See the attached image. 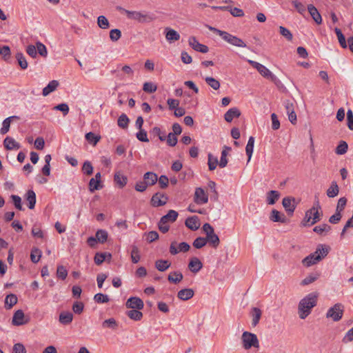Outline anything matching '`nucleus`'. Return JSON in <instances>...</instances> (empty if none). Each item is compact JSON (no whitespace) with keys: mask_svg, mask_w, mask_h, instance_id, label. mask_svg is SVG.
Here are the masks:
<instances>
[{"mask_svg":"<svg viewBox=\"0 0 353 353\" xmlns=\"http://www.w3.org/2000/svg\"><path fill=\"white\" fill-rule=\"evenodd\" d=\"M331 230V227L326 224L323 223L322 225H316L314 228L313 231L319 234H323V233H327Z\"/></svg>","mask_w":353,"mask_h":353,"instance_id":"obj_48","label":"nucleus"},{"mask_svg":"<svg viewBox=\"0 0 353 353\" xmlns=\"http://www.w3.org/2000/svg\"><path fill=\"white\" fill-rule=\"evenodd\" d=\"M279 32L280 34L284 37L288 41H292L293 39V35L291 32L286 28L283 26L279 27Z\"/></svg>","mask_w":353,"mask_h":353,"instance_id":"obj_60","label":"nucleus"},{"mask_svg":"<svg viewBox=\"0 0 353 353\" xmlns=\"http://www.w3.org/2000/svg\"><path fill=\"white\" fill-rule=\"evenodd\" d=\"M185 226L192 231L197 230L200 225V220L197 216H190L185 221Z\"/></svg>","mask_w":353,"mask_h":353,"instance_id":"obj_15","label":"nucleus"},{"mask_svg":"<svg viewBox=\"0 0 353 353\" xmlns=\"http://www.w3.org/2000/svg\"><path fill=\"white\" fill-rule=\"evenodd\" d=\"M194 201L197 205H203L208 202V195L202 188L195 189Z\"/></svg>","mask_w":353,"mask_h":353,"instance_id":"obj_8","label":"nucleus"},{"mask_svg":"<svg viewBox=\"0 0 353 353\" xmlns=\"http://www.w3.org/2000/svg\"><path fill=\"white\" fill-rule=\"evenodd\" d=\"M241 115V112L237 108L229 109L224 114V119L227 122H232L234 118H238Z\"/></svg>","mask_w":353,"mask_h":353,"instance_id":"obj_23","label":"nucleus"},{"mask_svg":"<svg viewBox=\"0 0 353 353\" xmlns=\"http://www.w3.org/2000/svg\"><path fill=\"white\" fill-rule=\"evenodd\" d=\"M334 32H335V33H336V34L337 36V38H338V40H339V42L340 45H341V46L343 48H346L347 45V43H346V40H345V36L342 33L341 30L339 28H335Z\"/></svg>","mask_w":353,"mask_h":353,"instance_id":"obj_50","label":"nucleus"},{"mask_svg":"<svg viewBox=\"0 0 353 353\" xmlns=\"http://www.w3.org/2000/svg\"><path fill=\"white\" fill-rule=\"evenodd\" d=\"M312 208H314V210L313 212H312V220L311 223H309L310 225H314L316 223H317L318 221H319L320 219H321V216L323 215L322 212L320 211L321 206L319 205V201H317L316 202V203L314 204V205Z\"/></svg>","mask_w":353,"mask_h":353,"instance_id":"obj_18","label":"nucleus"},{"mask_svg":"<svg viewBox=\"0 0 353 353\" xmlns=\"http://www.w3.org/2000/svg\"><path fill=\"white\" fill-rule=\"evenodd\" d=\"M279 197L280 194L278 191L270 190L267 194V202L269 205H274Z\"/></svg>","mask_w":353,"mask_h":353,"instance_id":"obj_37","label":"nucleus"},{"mask_svg":"<svg viewBox=\"0 0 353 353\" xmlns=\"http://www.w3.org/2000/svg\"><path fill=\"white\" fill-rule=\"evenodd\" d=\"M85 139L93 145H97V143L101 139L100 135H97L94 133L90 132L85 134Z\"/></svg>","mask_w":353,"mask_h":353,"instance_id":"obj_45","label":"nucleus"},{"mask_svg":"<svg viewBox=\"0 0 353 353\" xmlns=\"http://www.w3.org/2000/svg\"><path fill=\"white\" fill-rule=\"evenodd\" d=\"M125 306L127 308L141 310L144 307V303L140 298L132 296L127 300Z\"/></svg>","mask_w":353,"mask_h":353,"instance_id":"obj_12","label":"nucleus"},{"mask_svg":"<svg viewBox=\"0 0 353 353\" xmlns=\"http://www.w3.org/2000/svg\"><path fill=\"white\" fill-rule=\"evenodd\" d=\"M207 243V240L204 237H197L193 242V246L196 249L204 247Z\"/></svg>","mask_w":353,"mask_h":353,"instance_id":"obj_62","label":"nucleus"},{"mask_svg":"<svg viewBox=\"0 0 353 353\" xmlns=\"http://www.w3.org/2000/svg\"><path fill=\"white\" fill-rule=\"evenodd\" d=\"M157 90V86L152 82H145L143 86V90L148 93H153Z\"/></svg>","mask_w":353,"mask_h":353,"instance_id":"obj_57","label":"nucleus"},{"mask_svg":"<svg viewBox=\"0 0 353 353\" xmlns=\"http://www.w3.org/2000/svg\"><path fill=\"white\" fill-rule=\"evenodd\" d=\"M16 59L21 69L25 70L28 68V64L27 60L21 52H18L16 54Z\"/></svg>","mask_w":353,"mask_h":353,"instance_id":"obj_51","label":"nucleus"},{"mask_svg":"<svg viewBox=\"0 0 353 353\" xmlns=\"http://www.w3.org/2000/svg\"><path fill=\"white\" fill-rule=\"evenodd\" d=\"M183 276L181 272L176 271L170 272L168 276V280L173 283H178L183 280Z\"/></svg>","mask_w":353,"mask_h":353,"instance_id":"obj_39","label":"nucleus"},{"mask_svg":"<svg viewBox=\"0 0 353 353\" xmlns=\"http://www.w3.org/2000/svg\"><path fill=\"white\" fill-rule=\"evenodd\" d=\"M208 166L210 170H214L217 166L219 163L218 159L216 157H214L212 154H208Z\"/></svg>","mask_w":353,"mask_h":353,"instance_id":"obj_56","label":"nucleus"},{"mask_svg":"<svg viewBox=\"0 0 353 353\" xmlns=\"http://www.w3.org/2000/svg\"><path fill=\"white\" fill-rule=\"evenodd\" d=\"M36 48L37 52L42 57H47L48 51L46 46L42 43L38 41L36 43Z\"/></svg>","mask_w":353,"mask_h":353,"instance_id":"obj_61","label":"nucleus"},{"mask_svg":"<svg viewBox=\"0 0 353 353\" xmlns=\"http://www.w3.org/2000/svg\"><path fill=\"white\" fill-rule=\"evenodd\" d=\"M144 181L147 183L148 185H153L158 181L157 175L152 172H148L143 175Z\"/></svg>","mask_w":353,"mask_h":353,"instance_id":"obj_30","label":"nucleus"},{"mask_svg":"<svg viewBox=\"0 0 353 353\" xmlns=\"http://www.w3.org/2000/svg\"><path fill=\"white\" fill-rule=\"evenodd\" d=\"M29 319L25 320L24 312L21 310H17L12 316V323L14 325L19 326L28 323Z\"/></svg>","mask_w":353,"mask_h":353,"instance_id":"obj_13","label":"nucleus"},{"mask_svg":"<svg viewBox=\"0 0 353 353\" xmlns=\"http://www.w3.org/2000/svg\"><path fill=\"white\" fill-rule=\"evenodd\" d=\"M141 259L139 254V249L135 245H132L131 250V259L133 263H137Z\"/></svg>","mask_w":353,"mask_h":353,"instance_id":"obj_43","label":"nucleus"},{"mask_svg":"<svg viewBox=\"0 0 353 353\" xmlns=\"http://www.w3.org/2000/svg\"><path fill=\"white\" fill-rule=\"evenodd\" d=\"M19 119V117L17 116H11V117H9L6 118V119H4L2 123V128L0 130L1 134H6L10 130V123H11L12 120Z\"/></svg>","mask_w":353,"mask_h":353,"instance_id":"obj_29","label":"nucleus"},{"mask_svg":"<svg viewBox=\"0 0 353 353\" xmlns=\"http://www.w3.org/2000/svg\"><path fill=\"white\" fill-rule=\"evenodd\" d=\"M108 236V233L105 230H98L96 232V239L101 243H105Z\"/></svg>","mask_w":353,"mask_h":353,"instance_id":"obj_46","label":"nucleus"},{"mask_svg":"<svg viewBox=\"0 0 353 353\" xmlns=\"http://www.w3.org/2000/svg\"><path fill=\"white\" fill-rule=\"evenodd\" d=\"M190 245L186 242L180 243L177 248V243L176 241H173L171 243L170 246V252L172 255H176L179 252H186L190 250Z\"/></svg>","mask_w":353,"mask_h":353,"instance_id":"obj_9","label":"nucleus"},{"mask_svg":"<svg viewBox=\"0 0 353 353\" xmlns=\"http://www.w3.org/2000/svg\"><path fill=\"white\" fill-rule=\"evenodd\" d=\"M115 183L121 188H123L128 182V178L126 176L123 175L120 173V172H118L115 173L114 177Z\"/></svg>","mask_w":353,"mask_h":353,"instance_id":"obj_34","label":"nucleus"},{"mask_svg":"<svg viewBox=\"0 0 353 353\" xmlns=\"http://www.w3.org/2000/svg\"><path fill=\"white\" fill-rule=\"evenodd\" d=\"M129 122L130 120L128 117L124 113L121 114L117 120L118 125L122 129H126L128 126Z\"/></svg>","mask_w":353,"mask_h":353,"instance_id":"obj_44","label":"nucleus"},{"mask_svg":"<svg viewBox=\"0 0 353 353\" xmlns=\"http://www.w3.org/2000/svg\"><path fill=\"white\" fill-rule=\"evenodd\" d=\"M97 25L101 29H108L110 27V23L108 19L103 15L98 17Z\"/></svg>","mask_w":353,"mask_h":353,"instance_id":"obj_52","label":"nucleus"},{"mask_svg":"<svg viewBox=\"0 0 353 353\" xmlns=\"http://www.w3.org/2000/svg\"><path fill=\"white\" fill-rule=\"evenodd\" d=\"M94 300L95 302H97L98 303H108L110 299L107 294L98 293L94 295Z\"/></svg>","mask_w":353,"mask_h":353,"instance_id":"obj_59","label":"nucleus"},{"mask_svg":"<svg viewBox=\"0 0 353 353\" xmlns=\"http://www.w3.org/2000/svg\"><path fill=\"white\" fill-rule=\"evenodd\" d=\"M202 229L206 234L205 239L207 240V243L208 242L214 248H216L220 243V240L218 235L215 234L212 226L210 223H206L203 224Z\"/></svg>","mask_w":353,"mask_h":353,"instance_id":"obj_3","label":"nucleus"},{"mask_svg":"<svg viewBox=\"0 0 353 353\" xmlns=\"http://www.w3.org/2000/svg\"><path fill=\"white\" fill-rule=\"evenodd\" d=\"M270 219L272 221L274 222H280V223H285L286 222V217L283 214H281L280 212H279L276 210H272Z\"/></svg>","mask_w":353,"mask_h":353,"instance_id":"obj_27","label":"nucleus"},{"mask_svg":"<svg viewBox=\"0 0 353 353\" xmlns=\"http://www.w3.org/2000/svg\"><path fill=\"white\" fill-rule=\"evenodd\" d=\"M307 10L313 20L317 24H321L322 23V17L316 7L312 4H309L307 6Z\"/></svg>","mask_w":353,"mask_h":353,"instance_id":"obj_20","label":"nucleus"},{"mask_svg":"<svg viewBox=\"0 0 353 353\" xmlns=\"http://www.w3.org/2000/svg\"><path fill=\"white\" fill-rule=\"evenodd\" d=\"M121 37V32L119 29H112L110 32V38L111 41H117Z\"/></svg>","mask_w":353,"mask_h":353,"instance_id":"obj_64","label":"nucleus"},{"mask_svg":"<svg viewBox=\"0 0 353 353\" xmlns=\"http://www.w3.org/2000/svg\"><path fill=\"white\" fill-rule=\"evenodd\" d=\"M4 147L8 150H11L13 149H19L21 145L19 143H17L13 138L7 137L3 141Z\"/></svg>","mask_w":353,"mask_h":353,"instance_id":"obj_24","label":"nucleus"},{"mask_svg":"<svg viewBox=\"0 0 353 353\" xmlns=\"http://www.w3.org/2000/svg\"><path fill=\"white\" fill-rule=\"evenodd\" d=\"M314 210V208H310V210L306 211L305 216L302 221V225L303 226H311L312 225H310L309 223H310L312 220L311 212H313Z\"/></svg>","mask_w":353,"mask_h":353,"instance_id":"obj_54","label":"nucleus"},{"mask_svg":"<svg viewBox=\"0 0 353 353\" xmlns=\"http://www.w3.org/2000/svg\"><path fill=\"white\" fill-rule=\"evenodd\" d=\"M171 265V263L168 260H157L155 262V268L160 272H164Z\"/></svg>","mask_w":353,"mask_h":353,"instance_id":"obj_36","label":"nucleus"},{"mask_svg":"<svg viewBox=\"0 0 353 353\" xmlns=\"http://www.w3.org/2000/svg\"><path fill=\"white\" fill-rule=\"evenodd\" d=\"M125 12L129 19L137 20L139 23H150L155 19L152 14L143 13L138 11H130L125 10Z\"/></svg>","mask_w":353,"mask_h":353,"instance_id":"obj_5","label":"nucleus"},{"mask_svg":"<svg viewBox=\"0 0 353 353\" xmlns=\"http://www.w3.org/2000/svg\"><path fill=\"white\" fill-rule=\"evenodd\" d=\"M343 313V306L341 303H336L333 307H330L327 313L326 317L332 319L334 321H339L341 319Z\"/></svg>","mask_w":353,"mask_h":353,"instance_id":"obj_7","label":"nucleus"},{"mask_svg":"<svg viewBox=\"0 0 353 353\" xmlns=\"http://www.w3.org/2000/svg\"><path fill=\"white\" fill-rule=\"evenodd\" d=\"M261 311L258 307H253L252 308V324L253 326H256L261 319Z\"/></svg>","mask_w":353,"mask_h":353,"instance_id":"obj_47","label":"nucleus"},{"mask_svg":"<svg viewBox=\"0 0 353 353\" xmlns=\"http://www.w3.org/2000/svg\"><path fill=\"white\" fill-rule=\"evenodd\" d=\"M248 62L252 67H254L255 69H256L257 71L263 77H265V78H266L268 79H270V80H271L273 82H275L277 80L276 77L274 74H272V72L268 68H267L265 65H262V64H261V63H258L256 61L250 60V59H248Z\"/></svg>","mask_w":353,"mask_h":353,"instance_id":"obj_6","label":"nucleus"},{"mask_svg":"<svg viewBox=\"0 0 353 353\" xmlns=\"http://www.w3.org/2000/svg\"><path fill=\"white\" fill-rule=\"evenodd\" d=\"M73 314L68 311H63L59 314V321L61 324L67 325L72 323Z\"/></svg>","mask_w":353,"mask_h":353,"instance_id":"obj_19","label":"nucleus"},{"mask_svg":"<svg viewBox=\"0 0 353 353\" xmlns=\"http://www.w3.org/2000/svg\"><path fill=\"white\" fill-rule=\"evenodd\" d=\"M112 258V255L110 253L108 252H97L96 253L94 261V263L99 265L103 263V262L107 259L110 260Z\"/></svg>","mask_w":353,"mask_h":353,"instance_id":"obj_28","label":"nucleus"},{"mask_svg":"<svg viewBox=\"0 0 353 353\" xmlns=\"http://www.w3.org/2000/svg\"><path fill=\"white\" fill-rule=\"evenodd\" d=\"M26 199L28 202V208L31 210L33 209L36 203L35 192L32 190H28L26 194Z\"/></svg>","mask_w":353,"mask_h":353,"instance_id":"obj_33","label":"nucleus"},{"mask_svg":"<svg viewBox=\"0 0 353 353\" xmlns=\"http://www.w3.org/2000/svg\"><path fill=\"white\" fill-rule=\"evenodd\" d=\"M41 256V252L39 249L34 248L32 250L31 254H30V259L33 263H38L39 261L40 260Z\"/></svg>","mask_w":353,"mask_h":353,"instance_id":"obj_58","label":"nucleus"},{"mask_svg":"<svg viewBox=\"0 0 353 353\" xmlns=\"http://www.w3.org/2000/svg\"><path fill=\"white\" fill-rule=\"evenodd\" d=\"M194 290L191 288H185L179 290L177 293V297L182 301H188L193 297Z\"/></svg>","mask_w":353,"mask_h":353,"instance_id":"obj_22","label":"nucleus"},{"mask_svg":"<svg viewBox=\"0 0 353 353\" xmlns=\"http://www.w3.org/2000/svg\"><path fill=\"white\" fill-rule=\"evenodd\" d=\"M205 81L206 83L211 87L212 89L216 90L220 88V83L216 79L211 77H206L205 78Z\"/></svg>","mask_w":353,"mask_h":353,"instance_id":"obj_49","label":"nucleus"},{"mask_svg":"<svg viewBox=\"0 0 353 353\" xmlns=\"http://www.w3.org/2000/svg\"><path fill=\"white\" fill-rule=\"evenodd\" d=\"M59 85V82L56 80H52L49 82L48 85L43 89L42 94L44 97L48 96L51 92H54Z\"/></svg>","mask_w":353,"mask_h":353,"instance_id":"obj_32","label":"nucleus"},{"mask_svg":"<svg viewBox=\"0 0 353 353\" xmlns=\"http://www.w3.org/2000/svg\"><path fill=\"white\" fill-rule=\"evenodd\" d=\"M168 201L166 194L161 192L155 193L151 199V205L154 207H160L165 205Z\"/></svg>","mask_w":353,"mask_h":353,"instance_id":"obj_10","label":"nucleus"},{"mask_svg":"<svg viewBox=\"0 0 353 353\" xmlns=\"http://www.w3.org/2000/svg\"><path fill=\"white\" fill-rule=\"evenodd\" d=\"M284 105L288 115L289 121L292 124H294L296 122V114L294 112V103L292 101L287 100L284 101Z\"/></svg>","mask_w":353,"mask_h":353,"instance_id":"obj_14","label":"nucleus"},{"mask_svg":"<svg viewBox=\"0 0 353 353\" xmlns=\"http://www.w3.org/2000/svg\"><path fill=\"white\" fill-rule=\"evenodd\" d=\"M339 188L336 181H332L329 188L327 190V196L330 198H334L338 195Z\"/></svg>","mask_w":353,"mask_h":353,"instance_id":"obj_35","label":"nucleus"},{"mask_svg":"<svg viewBox=\"0 0 353 353\" xmlns=\"http://www.w3.org/2000/svg\"><path fill=\"white\" fill-rule=\"evenodd\" d=\"M208 28L210 30L219 34L225 41L231 44L232 46L240 48L246 47V44L241 39L234 36L225 31L220 30L211 26H209Z\"/></svg>","mask_w":353,"mask_h":353,"instance_id":"obj_2","label":"nucleus"},{"mask_svg":"<svg viewBox=\"0 0 353 353\" xmlns=\"http://www.w3.org/2000/svg\"><path fill=\"white\" fill-rule=\"evenodd\" d=\"M189 45L197 52L202 53H207L209 51V48L207 46L200 43L195 37H190L188 39Z\"/></svg>","mask_w":353,"mask_h":353,"instance_id":"obj_11","label":"nucleus"},{"mask_svg":"<svg viewBox=\"0 0 353 353\" xmlns=\"http://www.w3.org/2000/svg\"><path fill=\"white\" fill-rule=\"evenodd\" d=\"M82 171L86 175H91L93 172L92 163L88 161H85L82 167Z\"/></svg>","mask_w":353,"mask_h":353,"instance_id":"obj_63","label":"nucleus"},{"mask_svg":"<svg viewBox=\"0 0 353 353\" xmlns=\"http://www.w3.org/2000/svg\"><path fill=\"white\" fill-rule=\"evenodd\" d=\"M100 181L98 180H95V179L92 178L89 182V190L91 192H93L94 190H100L102 188V185L100 184Z\"/></svg>","mask_w":353,"mask_h":353,"instance_id":"obj_55","label":"nucleus"},{"mask_svg":"<svg viewBox=\"0 0 353 353\" xmlns=\"http://www.w3.org/2000/svg\"><path fill=\"white\" fill-rule=\"evenodd\" d=\"M203 268V263L197 257L190 259L188 263L189 270L193 273H197Z\"/></svg>","mask_w":353,"mask_h":353,"instance_id":"obj_17","label":"nucleus"},{"mask_svg":"<svg viewBox=\"0 0 353 353\" xmlns=\"http://www.w3.org/2000/svg\"><path fill=\"white\" fill-rule=\"evenodd\" d=\"M321 261L319 255L310 254L302 260V263L305 267L312 266Z\"/></svg>","mask_w":353,"mask_h":353,"instance_id":"obj_21","label":"nucleus"},{"mask_svg":"<svg viewBox=\"0 0 353 353\" xmlns=\"http://www.w3.org/2000/svg\"><path fill=\"white\" fill-rule=\"evenodd\" d=\"M241 339L245 350H250L252 347H259V341L255 334L245 331L242 334Z\"/></svg>","mask_w":353,"mask_h":353,"instance_id":"obj_4","label":"nucleus"},{"mask_svg":"<svg viewBox=\"0 0 353 353\" xmlns=\"http://www.w3.org/2000/svg\"><path fill=\"white\" fill-rule=\"evenodd\" d=\"M165 38L169 42L178 41L180 39V34L174 30L166 28Z\"/></svg>","mask_w":353,"mask_h":353,"instance_id":"obj_31","label":"nucleus"},{"mask_svg":"<svg viewBox=\"0 0 353 353\" xmlns=\"http://www.w3.org/2000/svg\"><path fill=\"white\" fill-rule=\"evenodd\" d=\"M329 252V248L325 245L320 244L318 245L316 251L313 252L314 254L319 255L321 261L325 258Z\"/></svg>","mask_w":353,"mask_h":353,"instance_id":"obj_38","label":"nucleus"},{"mask_svg":"<svg viewBox=\"0 0 353 353\" xmlns=\"http://www.w3.org/2000/svg\"><path fill=\"white\" fill-rule=\"evenodd\" d=\"M18 299L14 294H10L6 296L5 299V308L6 310L11 309L14 305L17 303Z\"/></svg>","mask_w":353,"mask_h":353,"instance_id":"obj_26","label":"nucleus"},{"mask_svg":"<svg viewBox=\"0 0 353 353\" xmlns=\"http://www.w3.org/2000/svg\"><path fill=\"white\" fill-rule=\"evenodd\" d=\"M320 276L319 273H312L307 276L304 279H303L301 282V285H307L310 283H312L315 281H316Z\"/></svg>","mask_w":353,"mask_h":353,"instance_id":"obj_42","label":"nucleus"},{"mask_svg":"<svg viewBox=\"0 0 353 353\" xmlns=\"http://www.w3.org/2000/svg\"><path fill=\"white\" fill-rule=\"evenodd\" d=\"M282 204L283 208L289 214H293L296 208L294 198L285 197L283 199Z\"/></svg>","mask_w":353,"mask_h":353,"instance_id":"obj_16","label":"nucleus"},{"mask_svg":"<svg viewBox=\"0 0 353 353\" xmlns=\"http://www.w3.org/2000/svg\"><path fill=\"white\" fill-rule=\"evenodd\" d=\"M254 145V138L253 137H250L248 143L245 147V152L248 157V162H249L252 158V155L253 153Z\"/></svg>","mask_w":353,"mask_h":353,"instance_id":"obj_40","label":"nucleus"},{"mask_svg":"<svg viewBox=\"0 0 353 353\" xmlns=\"http://www.w3.org/2000/svg\"><path fill=\"white\" fill-rule=\"evenodd\" d=\"M317 301L318 294L316 292H311L301 299L297 307L299 317L301 319H305L317 305Z\"/></svg>","mask_w":353,"mask_h":353,"instance_id":"obj_1","label":"nucleus"},{"mask_svg":"<svg viewBox=\"0 0 353 353\" xmlns=\"http://www.w3.org/2000/svg\"><path fill=\"white\" fill-rule=\"evenodd\" d=\"M126 314L130 319L134 321H140L143 317V313L137 309L127 311Z\"/></svg>","mask_w":353,"mask_h":353,"instance_id":"obj_41","label":"nucleus"},{"mask_svg":"<svg viewBox=\"0 0 353 353\" xmlns=\"http://www.w3.org/2000/svg\"><path fill=\"white\" fill-rule=\"evenodd\" d=\"M348 145L344 141H341L338 146L336 148L335 152L337 154L342 155L346 153Z\"/></svg>","mask_w":353,"mask_h":353,"instance_id":"obj_53","label":"nucleus"},{"mask_svg":"<svg viewBox=\"0 0 353 353\" xmlns=\"http://www.w3.org/2000/svg\"><path fill=\"white\" fill-rule=\"evenodd\" d=\"M179 216V214L176 211L174 210H170L168 213L163 216L161 218V220H162V222H166V223H173L174 222L177 217Z\"/></svg>","mask_w":353,"mask_h":353,"instance_id":"obj_25","label":"nucleus"}]
</instances>
